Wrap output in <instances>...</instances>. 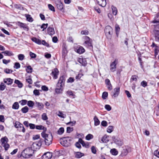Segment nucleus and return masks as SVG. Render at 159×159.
I'll list each match as a JSON object with an SVG mask.
<instances>
[{
  "label": "nucleus",
  "instance_id": "1",
  "mask_svg": "<svg viewBox=\"0 0 159 159\" xmlns=\"http://www.w3.org/2000/svg\"><path fill=\"white\" fill-rule=\"evenodd\" d=\"M41 135L44 139V141L46 145L48 146L52 143V134H48L44 132H43L41 133Z\"/></svg>",
  "mask_w": 159,
  "mask_h": 159
},
{
  "label": "nucleus",
  "instance_id": "2",
  "mask_svg": "<svg viewBox=\"0 0 159 159\" xmlns=\"http://www.w3.org/2000/svg\"><path fill=\"white\" fill-rule=\"evenodd\" d=\"M34 152L30 148H26L23 151L22 155L25 158H29L32 156Z\"/></svg>",
  "mask_w": 159,
  "mask_h": 159
},
{
  "label": "nucleus",
  "instance_id": "3",
  "mask_svg": "<svg viewBox=\"0 0 159 159\" xmlns=\"http://www.w3.org/2000/svg\"><path fill=\"white\" fill-rule=\"evenodd\" d=\"M105 32L107 38L109 39H111V35L113 34V29L109 25H107L105 27Z\"/></svg>",
  "mask_w": 159,
  "mask_h": 159
},
{
  "label": "nucleus",
  "instance_id": "4",
  "mask_svg": "<svg viewBox=\"0 0 159 159\" xmlns=\"http://www.w3.org/2000/svg\"><path fill=\"white\" fill-rule=\"evenodd\" d=\"M83 38L85 40L84 42L85 45L87 46L90 49H92L93 46L92 45V40L87 36L84 37Z\"/></svg>",
  "mask_w": 159,
  "mask_h": 159
},
{
  "label": "nucleus",
  "instance_id": "5",
  "mask_svg": "<svg viewBox=\"0 0 159 159\" xmlns=\"http://www.w3.org/2000/svg\"><path fill=\"white\" fill-rule=\"evenodd\" d=\"M41 145L42 142L41 141H40L38 143H34L31 145L30 148L34 152L39 149Z\"/></svg>",
  "mask_w": 159,
  "mask_h": 159
},
{
  "label": "nucleus",
  "instance_id": "6",
  "mask_svg": "<svg viewBox=\"0 0 159 159\" xmlns=\"http://www.w3.org/2000/svg\"><path fill=\"white\" fill-rule=\"evenodd\" d=\"M65 81V77L63 75L61 76L57 84V87H63L64 86Z\"/></svg>",
  "mask_w": 159,
  "mask_h": 159
},
{
  "label": "nucleus",
  "instance_id": "7",
  "mask_svg": "<svg viewBox=\"0 0 159 159\" xmlns=\"http://www.w3.org/2000/svg\"><path fill=\"white\" fill-rule=\"evenodd\" d=\"M14 126L17 129H19V131H22L23 133L25 132V129L24 128L22 124L20 123L19 121H16Z\"/></svg>",
  "mask_w": 159,
  "mask_h": 159
},
{
  "label": "nucleus",
  "instance_id": "8",
  "mask_svg": "<svg viewBox=\"0 0 159 159\" xmlns=\"http://www.w3.org/2000/svg\"><path fill=\"white\" fill-rule=\"evenodd\" d=\"M112 139L114 143L118 146H121L123 144L122 140L119 138L114 136L112 137Z\"/></svg>",
  "mask_w": 159,
  "mask_h": 159
},
{
  "label": "nucleus",
  "instance_id": "9",
  "mask_svg": "<svg viewBox=\"0 0 159 159\" xmlns=\"http://www.w3.org/2000/svg\"><path fill=\"white\" fill-rule=\"evenodd\" d=\"M118 63V59H116L114 61L110 64V70L112 72L115 71L116 68V65Z\"/></svg>",
  "mask_w": 159,
  "mask_h": 159
},
{
  "label": "nucleus",
  "instance_id": "10",
  "mask_svg": "<svg viewBox=\"0 0 159 159\" xmlns=\"http://www.w3.org/2000/svg\"><path fill=\"white\" fill-rule=\"evenodd\" d=\"M120 88L119 87H116L114 89L111 93V95L112 97L114 98L117 97L120 93Z\"/></svg>",
  "mask_w": 159,
  "mask_h": 159
},
{
  "label": "nucleus",
  "instance_id": "11",
  "mask_svg": "<svg viewBox=\"0 0 159 159\" xmlns=\"http://www.w3.org/2000/svg\"><path fill=\"white\" fill-rule=\"evenodd\" d=\"M59 71L57 68H55L52 71L51 75H52L53 78L56 79L58 78V75L59 74Z\"/></svg>",
  "mask_w": 159,
  "mask_h": 159
},
{
  "label": "nucleus",
  "instance_id": "12",
  "mask_svg": "<svg viewBox=\"0 0 159 159\" xmlns=\"http://www.w3.org/2000/svg\"><path fill=\"white\" fill-rule=\"evenodd\" d=\"M17 25L21 28H23L25 30L28 31L29 30L28 26L25 24L18 22Z\"/></svg>",
  "mask_w": 159,
  "mask_h": 159
},
{
  "label": "nucleus",
  "instance_id": "13",
  "mask_svg": "<svg viewBox=\"0 0 159 159\" xmlns=\"http://www.w3.org/2000/svg\"><path fill=\"white\" fill-rule=\"evenodd\" d=\"M78 61L84 66H86L87 64L86 59L83 57L79 58L78 59Z\"/></svg>",
  "mask_w": 159,
  "mask_h": 159
},
{
  "label": "nucleus",
  "instance_id": "14",
  "mask_svg": "<svg viewBox=\"0 0 159 159\" xmlns=\"http://www.w3.org/2000/svg\"><path fill=\"white\" fill-rule=\"evenodd\" d=\"M108 137L109 136L107 135H105L102 138L101 141H100L99 139H98V140L101 143H107L109 141Z\"/></svg>",
  "mask_w": 159,
  "mask_h": 159
},
{
  "label": "nucleus",
  "instance_id": "15",
  "mask_svg": "<svg viewBox=\"0 0 159 159\" xmlns=\"http://www.w3.org/2000/svg\"><path fill=\"white\" fill-rule=\"evenodd\" d=\"M151 47L152 48H155L154 49L155 56L157 55L159 52V46H157L154 43H153L151 45Z\"/></svg>",
  "mask_w": 159,
  "mask_h": 159
},
{
  "label": "nucleus",
  "instance_id": "16",
  "mask_svg": "<svg viewBox=\"0 0 159 159\" xmlns=\"http://www.w3.org/2000/svg\"><path fill=\"white\" fill-rule=\"evenodd\" d=\"M35 105L39 110H41L43 109L44 105L42 102H36Z\"/></svg>",
  "mask_w": 159,
  "mask_h": 159
},
{
  "label": "nucleus",
  "instance_id": "17",
  "mask_svg": "<svg viewBox=\"0 0 159 159\" xmlns=\"http://www.w3.org/2000/svg\"><path fill=\"white\" fill-rule=\"evenodd\" d=\"M96 1L97 3L102 7H105L107 4L106 0H96Z\"/></svg>",
  "mask_w": 159,
  "mask_h": 159
},
{
  "label": "nucleus",
  "instance_id": "18",
  "mask_svg": "<svg viewBox=\"0 0 159 159\" xmlns=\"http://www.w3.org/2000/svg\"><path fill=\"white\" fill-rule=\"evenodd\" d=\"M52 156V153L47 152L44 153L42 156L43 159H50Z\"/></svg>",
  "mask_w": 159,
  "mask_h": 159
},
{
  "label": "nucleus",
  "instance_id": "19",
  "mask_svg": "<svg viewBox=\"0 0 159 159\" xmlns=\"http://www.w3.org/2000/svg\"><path fill=\"white\" fill-rule=\"evenodd\" d=\"M13 80L10 78H5L3 80L4 83L8 85H11L13 83Z\"/></svg>",
  "mask_w": 159,
  "mask_h": 159
},
{
  "label": "nucleus",
  "instance_id": "20",
  "mask_svg": "<svg viewBox=\"0 0 159 159\" xmlns=\"http://www.w3.org/2000/svg\"><path fill=\"white\" fill-rule=\"evenodd\" d=\"M105 83L108 89L109 90H111L112 89V86L111 84L110 80L108 79H106L105 80Z\"/></svg>",
  "mask_w": 159,
  "mask_h": 159
},
{
  "label": "nucleus",
  "instance_id": "21",
  "mask_svg": "<svg viewBox=\"0 0 159 159\" xmlns=\"http://www.w3.org/2000/svg\"><path fill=\"white\" fill-rule=\"evenodd\" d=\"M75 51L77 53L81 54L84 52L85 50L83 47L80 46L77 47L75 49Z\"/></svg>",
  "mask_w": 159,
  "mask_h": 159
},
{
  "label": "nucleus",
  "instance_id": "22",
  "mask_svg": "<svg viewBox=\"0 0 159 159\" xmlns=\"http://www.w3.org/2000/svg\"><path fill=\"white\" fill-rule=\"evenodd\" d=\"M154 33L155 35H159V24L154 25Z\"/></svg>",
  "mask_w": 159,
  "mask_h": 159
},
{
  "label": "nucleus",
  "instance_id": "23",
  "mask_svg": "<svg viewBox=\"0 0 159 159\" xmlns=\"http://www.w3.org/2000/svg\"><path fill=\"white\" fill-rule=\"evenodd\" d=\"M47 32L48 34L51 36L55 34L54 30L53 27H49L47 29Z\"/></svg>",
  "mask_w": 159,
  "mask_h": 159
},
{
  "label": "nucleus",
  "instance_id": "24",
  "mask_svg": "<svg viewBox=\"0 0 159 159\" xmlns=\"http://www.w3.org/2000/svg\"><path fill=\"white\" fill-rule=\"evenodd\" d=\"M151 23L154 24L159 23V12L156 15L154 20L152 21Z\"/></svg>",
  "mask_w": 159,
  "mask_h": 159
},
{
  "label": "nucleus",
  "instance_id": "25",
  "mask_svg": "<svg viewBox=\"0 0 159 159\" xmlns=\"http://www.w3.org/2000/svg\"><path fill=\"white\" fill-rule=\"evenodd\" d=\"M79 142L82 144V146L86 148H88L89 147V145L88 143H85L81 138L79 139Z\"/></svg>",
  "mask_w": 159,
  "mask_h": 159
},
{
  "label": "nucleus",
  "instance_id": "26",
  "mask_svg": "<svg viewBox=\"0 0 159 159\" xmlns=\"http://www.w3.org/2000/svg\"><path fill=\"white\" fill-rule=\"evenodd\" d=\"M35 128L37 129L43 130V132H44L45 133L47 130V128L42 125H36Z\"/></svg>",
  "mask_w": 159,
  "mask_h": 159
},
{
  "label": "nucleus",
  "instance_id": "27",
  "mask_svg": "<svg viewBox=\"0 0 159 159\" xmlns=\"http://www.w3.org/2000/svg\"><path fill=\"white\" fill-rule=\"evenodd\" d=\"M0 141H1V142L2 143V145L4 144L7 143V142L8 141V139L7 138V137L5 136V137H4L2 138L1 139Z\"/></svg>",
  "mask_w": 159,
  "mask_h": 159
},
{
  "label": "nucleus",
  "instance_id": "28",
  "mask_svg": "<svg viewBox=\"0 0 159 159\" xmlns=\"http://www.w3.org/2000/svg\"><path fill=\"white\" fill-rule=\"evenodd\" d=\"M75 157L77 158H80L84 155V154L80 152H76L75 153Z\"/></svg>",
  "mask_w": 159,
  "mask_h": 159
},
{
  "label": "nucleus",
  "instance_id": "29",
  "mask_svg": "<svg viewBox=\"0 0 159 159\" xmlns=\"http://www.w3.org/2000/svg\"><path fill=\"white\" fill-rule=\"evenodd\" d=\"M2 53H4L5 56H11L14 55L12 52L10 51H5L4 52H2Z\"/></svg>",
  "mask_w": 159,
  "mask_h": 159
},
{
  "label": "nucleus",
  "instance_id": "30",
  "mask_svg": "<svg viewBox=\"0 0 159 159\" xmlns=\"http://www.w3.org/2000/svg\"><path fill=\"white\" fill-rule=\"evenodd\" d=\"M56 113L57 115L61 118H64L66 117V115L63 114L62 112L60 111H58Z\"/></svg>",
  "mask_w": 159,
  "mask_h": 159
},
{
  "label": "nucleus",
  "instance_id": "31",
  "mask_svg": "<svg viewBox=\"0 0 159 159\" xmlns=\"http://www.w3.org/2000/svg\"><path fill=\"white\" fill-rule=\"evenodd\" d=\"M62 87H56L55 89V92L57 94L61 93H62L63 89L62 88Z\"/></svg>",
  "mask_w": 159,
  "mask_h": 159
},
{
  "label": "nucleus",
  "instance_id": "32",
  "mask_svg": "<svg viewBox=\"0 0 159 159\" xmlns=\"http://www.w3.org/2000/svg\"><path fill=\"white\" fill-rule=\"evenodd\" d=\"M93 120H94V125L95 126H97L99 125L100 122L97 116H95L93 118Z\"/></svg>",
  "mask_w": 159,
  "mask_h": 159
},
{
  "label": "nucleus",
  "instance_id": "33",
  "mask_svg": "<svg viewBox=\"0 0 159 159\" xmlns=\"http://www.w3.org/2000/svg\"><path fill=\"white\" fill-rule=\"evenodd\" d=\"M31 40L35 43L38 44H41V40L38 39L35 37H33L31 39Z\"/></svg>",
  "mask_w": 159,
  "mask_h": 159
},
{
  "label": "nucleus",
  "instance_id": "34",
  "mask_svg": "<svg viewBox=\"0 0 159 159\" xmlns=\"http://www.w3.org/2000/svg\"><path fill=\"white\" fill-rule=\"evenodd\" d=\"M14 83L17 85L18 87L19 88H21L23 86V84L21 82L20 80H15Z\"/></svg>",
  "mask_w": 159,
  "mask_h": 159
},
{
  "label": "nucleus",
  "instance_id": "35",
  "mask_svg": "<svg viewBox=\"0 0 159 159\" xmlns=\"http://www.w3.org/2000/svg\"><path fill=\"white\" fill-rule=\"evenodd\" d=\"M111 153L113 155L116 156L118 153V151L115 148H113L110 150Z\"/></svg>",
  "mask_w": 159,
  "mask_h": 159
},
{
  "label": "nucleus",
  "instance_id": "36",
  "mask_svg": "<svg viewBox=\"0 0 159 159\" xmlns=\"http://www.w3.org/2000/svg\"><path fill=\"white\" fill-rule=\"evenodd\" d=\"M19 107V103L17 102H14L12 106V108L16 110L18 109Z\"/></svg>",
  "mask_w": 159,
  "mask_h": 159
},
{
  "label": "nucleus",
  "instance_id": "37",
  "mask_svg": "<svg viewBox=\"0 0 159 159\" xmlns=\"http://www.w3.org/2000/svg\"><path fill=\"white\" fill-rule=\"evenodd\" d=\"M67 51L66 48L65 47L63 48L62 50V57L63 58H65L67 55Z\"/></svg>",
  "mask_w": 159,
  "mask_h": 159
},
{
  "label": "nucleus",
  "instance_id": "38",
  "mask_svg": "<svg viewBox=\"0 0 159 159\" xmlns=\"http://www.w3.org/2000/svg\"><path fill=\"white\" fill-rule=\"evenodd\" d=\"M57 8L60 10H62L63 8V4L60 2H58L57 5Z\"/></svg>",
  "mask_w": 159,
  "mask_h": 159
},
{
  "label": "nucleus",
  "instance_id": "39",
  "mask_svg": "<svg viewBox=\"0 0 159 159\" xmlns=\"http://www.w3.org/2000/svg\"><path fill=\"white\" fill-rule=\"evenodd\" d=\"M111 9L113 14L116 16L117 13V10L116 8V7L112 6H111Z\"/></svg>",
  "mask_w": 159,
  "mask_h": 159
},
{
  "label": "nucleus",
  "instance_id": "40",
  "mask_svg": "<svg viewBox=\"0 0 159 159\" xmlns=\"http://www.w3.org/2000/svg\"><path fill=\"white\" fill-rule=\"evenodd\" d=\"M27 105L29 107L33 108L34 105V103L32 101H27Z\"/></svg>",
  "mask_w": 159,
  "mask_h": 159
},
{
  "label": "nucleus",
  "instance_id": "41",
  "mask_svg": "<svg viewBox=\"0 0 159 159\" xmlns=\"http://www.w3.org/2000/svg\"><path fill=\"white\" fill-rule=\"evenodd\" d=\"M29 111V108L27 106H25L22 108L21 109L22 112L23 113H27Z\"/></svg>",
  "mask_w": 159,
  "mask_h": 159
},
{
  "label": "nucleus",
  "instance_id": "42",
  "mask_svg": "<svg viewBox=\"0 0 159 159\" xmlns=\"http://www.w3.org/2000/svg\"><path fill=\"white\" fill-rule=\"evenodd\" d=\"M26 20L30 22H32L33 21V19L30 15H26Z\"/></svg>",
  "mask_w": 159,
  "mask_h": 159
},
{
  "label": "nucleus",
  "instance_id": "43",
  "mask_svg": "<svg viewBox=\"0 0 159 159\" xmlns=\"http://www.w3.org/2000/svg\"><path fill=\"white\" fill-rule=\"evenodd\" d=\"M6 88V85L3 83L2 82L0 84V90L3 91Z\"/></svg>",
  "mask_w": 159,
  "mask_h": 159
},
{
  "label": "nucleus",
  "instance_id": "44",
  "mask_svg": "<svg viewBox=\"0 0 159 159\" xmlns=\"http://www.w3.org/2000/svg\"><path fill=\"white\" fill-rule=\"evenodd\" d=\"M33 69L30 66H28L26 69V72L28 73H31L32 72Z\"/></svg>",
  "mask_w": 159,
  "mask_h": 159
},
{
  "label": "nucleus",
  "instance_id": "45",
  "mask_svg": "<svg viewBox=\"0 0 159 159\" xmlns=\"http://www.w3.org/2000/svg\"><path fill=\"white\" fill-rule=\"evenodd\" d=\"M25 57V56L23 54H20L18 55V59L20 61H22L24 60Z\"/></svg>",
  "mask_w": 159,
  "mask_h": 159
},
{
  "label": "nucleus",
  "instance_id": "46",
  "mask_svg": "<svg viewBox=\"0 0 159 159\" xmlns=\"http://www.w3.org/2000/svg\"><path fill=\"white\" fill-rule=\"evenodd\" d=\"M120 30V28L119 25H116L115 26V31L117 36L118 35Z\"/></svg>",
  "mask_w": 159,
  "mask_h": 159
},
{
  "label": "nucleus",
  "instance_id": "47",
  "mask_svg": "<svg viewBox=\"0 0 159 159\" xmlns=\"http://www.w3.org/2000/svg\"><path fill=\"white\" fill-rule=\"evenodd\" d=\"M113 127L112 126H110L107 129V132L109 133H111L113 129Z\"/></svg>",
  "mask_w": 159,
  "mask_h": 159
},
{
  "label": "nucleus",
  "instance_id": "48",
  "mask_svg": "<svg viewBox=\"0 0 159 159\" xmlns=\"http://www.w3.org/2000/svg\"><path fill=\"white\" fill-rule=\"evenodd\" d=\"M27 101L25 99H23L19 102V103L22 106L26 105L27 103Z\"/></svg>",
  "mask_w": 159,
  "mask_h": 159
},
{
  "label": "nucleus",
  "instance_id": "49",
  "mask_svg": "<svg viewBox=\"0 0 159 159\" xmlns=\"http://www.w3.org/2000/svg\"><path fill=\"white\" fill-rule=\"evenodd\" d=\"M108 95V93L106 92H104L102 94V98L104 99H105L107 98Z\"/></svg>",
  "mask_w": 159,
  "mask_h": 159
},
{
  "label": "nucleus",
  "instance_id": "50",
  "mask_svg": "<svg viewBox=\"0 0 159 159\" xmlns=\"http://www.w3.org/2000/svg\"><path fill=\"white\" fill-rule=\"evenodd\" d=\"M64 128L63 127H61L57 131V133L61 135L64 133Z\"/></svg>",
  "mask_w": 159,
  "mask_h": 159
},
{
  "label": "nucleus",
  "instance_id": "51",
  "mask_svg": "<svg viewBox=\"0 0 159 159\" xmlns=\"http://www.w3.org/2000/svg\"><path fill=\"white\" fill-rule=\"evenodd\" d=\"M138 76L135 75H133L131 76L130 79V81H137Z\"/></svg>",
  "mask_w": 159,
  "mask_h": 159
},
{
  "label": "nucleus",
  "instance_id": "52",
  "mask_svg": "<svg viewBox=\"0 0 159 159\" xmlns=\"http://www.w3.org/2000/svg\"><path fill=\"white\" fill-rule=\"evenodd\" d=\"M67 93L69 96H71L73 98H75V95L73 93V92L72 91H68L67 92Z\"/></svg>",
  "mask_w": 159,
  "mask_h": 159
},
{
  "label": "nucleus",
  "instance_id": "53",
  "mask_svg": "<svg viewBox=\"0 0 159 159\" xmlns=\"http://www.w3.org/2000/svg\"><path fill=\"white\" fill-rule=\"evenodd\" d=\"M140 84L141 86L145 88L147 86V83L146 81L143 80L141 82Z\"/></svg>",
  "mask_w": 159,
  "mask_h": 159
},
{
  "label": "nucleus",
  "instance_id": "54",
  "mask_svg": "<svg viewBox=\"0 0 159 159\" xmlns=\"http://www.w3.org/2000/svg\"><path fill=\"white\" fill-rule=\"evenodd\" d=\"M93 135L91 134H89L86 136V139L87 140H89L90 139H93Z\"/></svg>",
  "mask_w": 159,
  "mask_h": 159
},
{
  "label": "nucleus",
  "instance_id": "55",
  "mask_svg": "<svg viewBox=\"0 0 159 159\" xmlns=\"http://www.w3.org/2000/svg\"><path fill=\"white\" fill-rule=\"evenodd\" d=\"M2 146L4 147V149L6 151L8 149L10 146L7 143L2 145Z\"/></svg>",
  "mask_w": 159,
  "mask_h": 159
},
{
  "label": "nucleus",
  "instance_id": "56",
  "mask_svg": "<svg viewBox=\"0 0 159 159\" xmlns=\"http://www.w3.org/2000/svg\"><path fill=\"white\" fill-rule=\"evenodd\" d=\"M41 43L43 45H44L48 47H49V44L47 43L45 40H42V42H41Z\"/></svg>",
  "mask_w": 159,
  "mask_h": 159
},
{
  "label": "nucleus",
  "instance_id": "57",
  "mask_svg": "<svg viewBox=\"0 0 159 159\" xmlns=\"http://www.w3.org/2000/svg\"><path fill=\"white\" fill-rule=\"evenodd\" d=\"M42 118L43 120H46L48 119V117L47 116L46 114L45 113H43L42 115Z\"/></svg>",
  "mask_w": 159,
  "mask_h": 159
},
{
  "label": "nucleus",
  "instance_id": "58",
  "mask_svg": "<svg viewBox=\"0 0 159 159\" xmlns=\"http://www.w3.org/2000/svg\"><path fill=\"white\" fill-rule=\"evenodd\" d=\"M15 68L18 69L20 67V64L18 62H16L15 63V65L14 66Z\"/></svg>",
  "mask_w": 159,
  "mask_h": 159
},
{
  "label": "nucleus",
  "instance_id": "59",
  "mask_svg": "<svg viewBox=\"0 0 159 159\" xmlns=\"http://www.w3.org/2000/svg\"><path fill=\"white\" fill-rule=\"evenodd\" d=\"M48 8L49 9V10L53 11H55L54 7L51 4H49L48 5Z\"/></svg>",
  "mask_w": 159,
  "mask_h": 159
},
{
  "label": "nucleus",
  "instance_id": "60",
  "mask_svg": "<svg viewBox=\"0 0 159 159\" xmlns=\"http://www.w3.org/2000/svg\"><path fill=\"white\" fill-rule=\"evenodd\" d=\"M48 24H43L41 26V28H43V30H42L43 31L44 29L47 28L48 27Z\"/></svg>",
  "mask_w": 159,
  "mask_h": 159
},
{
  "label": "nucleus",
  "instance_id": "61",
  "mask_svg": "<svg viewBox=\"0 0 159 159\" xmlns=\"http://www.w3.org/2000/svg\"><path fill=\"white\" fill-rule=\"evenodd\" d=\"M26 82L28 83L29 84H32L33 81L32 79L30 77L28 78H26Z\"/></svg>",
  "mask_w": 159,
  "mask_h": 159
},
{
  "label": "nucleus",
  "instance_id": "62",
  "mask_svg": "<svg viewBox=\"0 0 159 159\" xmlns=\"http://www.w3.org/2000/svg\"><path fill=\"white\" fill-rule=\"evenodd\" d=\"M30 55L32 58H34L36 57V55L35 54L31 52H30Z\"/></svg>",
  "mask_w": 159,
  "mask_h": 159
},
{
  "label": "nucleus",
  "instance_id": "63",
  "mask_svg": "<svg viewBox=\"0 0 159 159\" xmlns=\"http://www.w3.org/2000/svg\"><path fill=\"white\" fill-rule=\"evenodd\" d=\"M91 151L94 154H95L96 153V152H97V150H96V148L94 146H92L91 148Z\"/></svg>",
  "mask_w": 159,
  "mask_h": 159
},
{
  "label": "nucleus",
  "instance_id": "64",
  "mask_svg": "<svg viewBox=\"0 0 159 159\" xmlns=\"http://www.w3.org/2000/svg\"><path fill=\"white\" fill-rule=\"evenodd\" d=\"M89 33V32L87 30H82L81 32V34L82 35H88Z\"/></svg>",
  "mask_w": 159,
  "mask_h": 159
}]
</instances>
